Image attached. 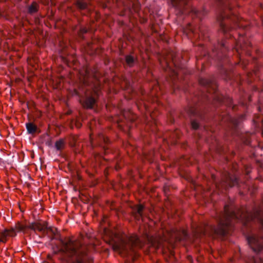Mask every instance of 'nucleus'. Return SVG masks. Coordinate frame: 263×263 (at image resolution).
I'll use <instances>...</instances> for the list:
<instances>
[{
  "instance_id": "obj_24",
  "label": "nucleus",
  "mask_w": 263,
  "mask_h": 263,
  "mask_svg": "<svg viewBox=\"0 0 263 263\" xmlns=\"http://www.w3.org/2000/svg\"><path fill=\"white\" fill-rule=\"evenodd\" d=\"M86 76L87 75V70L86 71Z\"/></svg>"
},
{
  "instance_id": "obj_5",
  "label": "nucleus",
  "mask_w": 263,
  "mask_h": 263,
  "mask_svg": "<svg viewBox=\"0 0 263 263\" xmlns=\"http://www.w3.org/2000/svg\"><path fill=\"white\" fill-rule=\"evenodd\" d=\"M225 19L228 20V17L226 14V12L225 11H223L221 13L219 16L218 18V20L220 23V29L223 32H227L229 29L226 27L225 23H223V21L225 20Z\"/></svg>"
},
{
  "instance_id": "obj_19",
  "label": "nucleus",
  "mask_w": 263,
  "mask_h": 263,
  "mask_svg": "<svg viewBox=\"0 0 263 263\" xmlns=\"http://www.w3.org/2000/svg\"><path fill=\"white\" fill-rule=\"evenodd\" d=\"M175 233V231L174 230L171 231V234H170L171 237H173L174 236L175 237H176Z\"/></svg>"
},
{
  "instance_id": "obj_3",
  "label": "nucleus",
  "mask_w": 263,
  "mask_h": 263,
  "mask_svg": "<svg viewBox=\"0 0 263 263\" xmlns=\"http://www.w3.org/2000/svg\"><path fill=\"white\" fill-rule=\"evenodd\" d=\"M109 243L114 250L125 255L129 254L135 247H141L140 240L135 235L127 237L125 234L116 233Z\"/></svg>"
},
{
  "instance_id": "obj_20",
  "label": "nucleus",
  "mask_w": 263,
  "mask_h": 263,
  "mask_svg": "<svg viewBox=\"0 0 263 263\" xmlns=\"http://www.w3.org/2000/svg\"><path fill=\"white\" fill-rule=\"evenodd\" d=\"M81 32H82V33H86L87 32V30L85 28H82V29H81Z\"/></svg>"
},
{
  "instance_id": "obj_18",
  "label": "nucleus",
  "mask_w": 263,
  "mask_h": 263,
  "mask_svg": "<svg viewBox=\"0 0 263 263\" xmlns=\"http://www.w3.org/2000/svg\"><path fill=\"white\" fill-rule=\"evenodd\" d=\"M191 125L192 128L194 129H197L199 127L198 123L196 121H192L191 123Z\"/></svg>"
},
{
  "instance_id": "obj_22",
  "label": "nucleus",
  "mask_w": 263,
  "mask_h": 263,
  "mask_svg": "<svg viewBox=\"0 0 263 263\" xmlns=\"http://www.w3.org/2000/svg\"><path fill=\"white\" fill-rule=\"evenodd\" d=\"M162 241H167L168 239L166 237L163 238L162 239Z\"/></svg>"
},
{
  "instance_id": "obj_12",
  "label": "nucleus",
  "mask_w": 263,
  "mask_h": 263,
  "mask_svg": "<svg viewBox=\"0 0 263 263\" xmlns=\"http://www.w3.org/2000/svg\"><path fill=\"white\" fill-rule=\"evenodd\" d=\"M230 20L233 22H234L235 24H236L237 27H241L243 26L242 25L240 24V23L241 22V21H242V18H240L238 16L235 15V16H232V17L231 16L230 17Z\"/></svg>"
},
{
  "instance_id": "obj_7",
  "label": "nucleus",
  "mask_w": 263,
  "mask_h": 263,
  "mask_svg": "<svg viewBox=\"0 0 263 263\" xmlns=\"http://www.w3.org/2000/svg\"><path fill=\"white\" fill-rule=\"evenodd\" d=\"M95 103V100L92 97L87 98L83 103L84 107L87 108H91L93 107Z\"/></svg>"
},
{
  "instance_id": "obj_25",
  "label": "nucleus",
  "mask_w": 263,
  "mask_h": 263,
  "mask_svg": "<svg viewBox=\"0 0 263 263\" xmlns=\"http://www.w3.org/2000/svg\"><path fill=\"white\" fill-rule=\"evenodd\" d=\"M0 241H3V240H0Z\"/></svg>"
},
{
  "instance_id": "obj_2",
  "label": "nucleus",
  "mask_w": 263,
  "mask_h": 263,
  "mask_svg": "<svg viewBox=\"0 0 263 263\" xmlns=\"http://www.w3.org/2000/svg\"><path fill=\"white\" fill-rule=\"evenodd\" d=\"M260 213L257 211L254 215L250 217L246 216L242 210H239L237 213L233 211H230V207L228 205H225L224 208V214L222 217L219 219V223L217 228H214L212 227L211 229L214 230V233L224 235L228 233V231L231 226V221L233 219L242 220L246 218L247 220H252L255 218L259 219Z\"/></svg>"
},
{
  "instance_id": "obj_10",
  "label": "nucleus",
  "mask_w": 263,
  "mask_h": 263,
  "mask_svg": "<svg viewBox=\"0 0 263 263\" xmlns=\"http://www.w3.org/2000/svg\"><path fill=\"white\" fill-rule=\"evenodd\" d=\"M16 229L15 228H11L9 230H6L4 233L3 235L4 236H15L16 235Z\"/></svg>"
},
{
  "instance_id": "obj_17",
  "label": "nucleus",
  "mask_w": 263,
  "mask_h": 263,
  "mask_svg": "<svg viewBox=\"0 0 263 263\" xmlns=\"http://www.w3.org/2000/svg\"><path fill=\"white\" fill-rule=\"evenodd\" d=\"M181 0H171L173 6L177 7L180 3Z\"/></svg>"
},
{
  "instance_id": "obj_8",
  "label": "nucleus",
  "mask_w": 263,
  "mask_h": 263,
  "mask_svg": "<svg viewBox=\"0 0 263 263\" xmlns=\"http://www.w3.org/2000/svg\"><path fill=\"white\" fill-rule=\"evenodd\" d=\"M15 228L17 232H25L29 229V225L27 226L22 222H17L15 226Z\"/></svg>"
},
{
  "instance_id": "obj_16",
  "label": "nucleus",
  "mask_w": 263,
  "mask_h": 263,
  "mask_svg": "<svg viewBox=\"0 0 263 263\" xmlns=\"http://www.w3.org/2000/svg\"><path fill=\"white\" fill-rule=\"evenodd\" d=\"M77 5L81 9H84L87 7L86 3L81 1H78L77 2Z\"/></svg>"
},
{
  "instance_id": "obj_9",
  "label": "nucleus",
  "mask_w": 263,
  "mask_h": 263,
  "mask_svg": "<svg viewBox=\"0 0 263 263\" xmlns=\"http://www.w3.org/2000/svg\"><path fill=\"white\" fill-rule=\"evenodd\" d=\"M143 209L144 206L141 204L136 206V212L135 213V217L137 220H139L141 218H142Z\"/></svg>"
},
{
  "instance_id": "obj_23",
  "label": "nucleus",
  "mask_w": 263,
  "mask_h": 263,
  "mask_svg": "<svg viewBox=\"0 0 263 263\" xmlns=\"http://www.w3.org/2000/svg\"><path fill=\"white\" fill-rule=\"evenodd\" d=\"M260 222H261V223H262V224L263 226V220H260Z\"/></svg>"
},
{
  "instance_id": "obj_6",
  "label": "nucleus",
  "mask_w": 263,
  "mask_h": 263,
  "mask_svg": "<svg viewBox=\"0 0 263 263\" xmlns=\"http://www.w3.org/2000/svg\"><path fill=\"white\" fill-rule=\"evenodd\" d=\"M46 227V226L44 223L40 222H33L29 225V229L40 232L44 231Z\"/></svg>"
},
{
  "instance_id": "obj_21",
  "label": "nucleus",
  "mask_w": 263,
  "mask_h": 263,
  "mask_svg": "<svg viewBox=\"0 0 263 263\" xmlns=\"http://www.w3.org/2000/svg\"><path fill=\"white\" fill-rule=\"evenodd\" d=\"M182 233L184 236L186 235L187 234V233L185 230L182 231Z\"/></svg>"
},
{
  "instance_id": "obj_15",
  "label": "nucleus",
  "mask_w": 263,
  "mask_h": 263,
  "mask_svg": "<svg viewBox=\"0 0 263 263\" xmlns=\"http://www.w3.org/2000/svg\"><path fill=\"white\" fill-rule=\"evenodd\" d=\"M126 63L129 66H132L134 62V58L131 55H127L125 58Z\"/></svg>"
},
{
  "instance_id": "obj_1",
  "label": "nucleus",
  "mask_w": 263,
  "mask_h": 263,
  "mask_svg": "<svg viewBox=\"0 0 263 263\" xmlns=\"http://www.w3.org/2000/svg\"><path fill=\"white\" fill-rule=\"evenodd\" d=\"M62 251L71 258V263H92V259L87 254L86 246L80 240L67 238L62 241Z\"/></svg>"
},
{
  "instance_id": "obj_14",
  "label": "nucleus",
  "mask_w": 263,
  "mask_h": 263,
  "mask_svg": "<svg viewBox=\"0 0 263 263\" xmlns=\"http://www.w3.org/2000/svg\"><path fill=\"white\" fill-rule=\"evenodd\" d=\"M55 146L58 150L62 149L64 147V142L63 140H60L55 142Z\"/></svg>"
},
{
  "instance_id": "obj_13",
  "label": "nucleus",
  "mask_w": 263,
  "mask_h": 263,
  "mask_svg": "<svg viewBox=\"0 0 263 263\" xmlns=\"http://www.w3.org/2000/svg\"><path fill=\"white\" fill-rule=\"evenodd\" d=\"M39 8L38 4L33 2L32 4L29 7L28 11L30 13H33L37 11Z\"/></svg>"
},
{
  "instance_id": "obj_11",
  "label": "nucleus",
  "mask_w": 263,
  "mask_h": 263,
  "mask_svg": "<svg viewBox=\"0 0 263 263\" xmlns=\"http://www.w3.org/2000/svg\"><path fill=\"white\" fill-rule=\"evenodd\" d=\"M26 128L28 132L30 134L34 133L37 129L36 126L32 123H27Z\"/></svg>"
},
{
  "instance_id": "obj_4",
  "label": "nucleus",
  "mask_w": 263,
  "mask_h": 263,
  "mask_svg": "<svg viewBox=\"0 0 263 263\" xmlns=\"http://www.w3.org/2000/svg\"><path fill=\"white\" fill-rule=\"evenodd\" d=\"M248 240L250 247L254 252H258L263 249V246L261 245L263 242L262 238L253 235L249 237Z\"/></svg>"
}]
</instances>
